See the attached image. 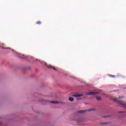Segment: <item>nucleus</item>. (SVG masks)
Returning a JSON list of instances; mask_svg holds the SVG:
<instances>
[{"label": "nucleus", "instance_id": "obj_2", "mask_svg": "<svg viewBox=\"0 0 126 126\" xmlns=\"http://www.w3.org/2000/svg\"><path fill=\"white\" fill-rule=\"evenodd\" d=\"M17 56L18 57H19V58H20L21 59H25L26 60H27L28 59V57H27V56L24 55L20 54L19 53L17 54Z\"/></svg>", "mask_w": 126, "mask_h": 126}, {"label": "nucleus", "instance_id": "obj_3", "mask_svg": "<svg viewBox=\"0 0 126 126\" xmlns=\"http://www.w3.org/2000/svg\"><path fill=\"white\" fill-rule=\"evenodd\" d=\"M46 66H47V67H48V68H53V69H54V70H55L56 71V70H57V68L55 67V66H52L51 64H46Z\"/></svg>", "mask_w": 126, "mask_h": 126}, {"label": "nucleus", "instance_id": "obj_4", "mask_svg": "<svg viewBox=\"0 0 126 126\" xmlns=\"http://www.w3.org/2000/svg\"><path fill=\"white\" fill-rule=\"evenodd\" d=\"M91 111H94V109H88L87 110H80L78 112L79 114H83L85 113V112L88 111V112H91Z\"/></svg>", "mask_w": 126, "mask_h": 126}, {"label": "nucleus", "instance_id": "obj_13", "mask_svg": "<svg viewBox=\"0 0 126 126\" xmlns=\"http://www.w3.org/2000/svg\"><path fill=\"white\" fill-rule=\"evenodd\" d=\"M104 118H108V116H104Z\"/></svg>", "mask_w": 126, "mask_h": 126}, {"label": "nucleus", "instance_id": "obj_15", "mask_svg": "<svg viewBox=\"0 0 126 126\" xmlns=\"http://www.w3.org/2000/svg\"><path fill=\"white\" fill-rule=\"evenodd\" d=\"M36 61H38V59H36Z\"/></svg>", "mask_w": 126, "mask_h": 126}, {"label": "nucleus", "instance_id": "obj_12", "mask_svg": "<svg viewBox=\"0 0 126 126\" xmlns=\"http://www.w3.org/2000/svg\"><path fill=\"white\" fill-rule=\"evenodd\" d=\"M122 98H124V97H123V96H119V99H122Z\"/></svg>", "mask_w": 126, "mask_h": 126}, {"label": "nucleus", "instance_id": "obj_10", "mask_svg": "<svg viewBox=\"0 0 126 126\" xmlns=\"http://www.w3.org/2000/svg\"><path fill=\"white\" fill-rule=\"evenodd\" d=\"M109 77H111L112 78H115V75H109Z\"/></svg>", "mask_w": 126, "mask_h": 126}, {"label": "nucleus", "instance_id": "obj_9", "mask_svg": "<svg viewBox=\"0 0 126 126\" xmlns=\"http://www.w3.org/2000/svg\"><path fill=\"white\" fill-rule=\"evenodd\" d=\"M50 103H52V104H59V101H50Z\"/></svg>", "mask_w": 126, "mask_h": 126}, {"label": "nucleus", "instance_id": "obj_11", "mask_svg": "<svg viewBox=\"0 0 126 126\" xmlns=\"http://www.w3.org/2000/svg\"><path fill=\"white\" fill-rule=\"evenodd\" d=\"M41 22L40 21H38L37 23H36V24H38L39 25H40L41 24Z\"/></svg>", "mask_w": 126, "mask_h": 126}, {"label": "nucleus", "instance_id": "obj_5", "mask_svg": "<svg viewBox=\"0 0 126 126\" xmlns=\"http://www.w3.org/2000/svg\"><path fill=\"white\" fill-rule=\"evenodd\" d=\"M97 94H99V92H90L87 94V95H96Z\"/></svg>", "mask_w": 126, "mask_h": 126}, {"label": "nucleus", "instance_id": "obj_6", "mask_svg": "<svg viewBox=\"0 0 126 126\" xmlns=\"http://www.w3.org/2000/svg\"><path fill=\"white\" fill-rule=\"evenodd\" d=\"M83 94H73L72 97H74L75 98H79V97H82Z\"/></svg>", "mask_w": 126, "mask_h": 126}, {"label": "nucleus", "instance_id": "obj_7", "mask_svg": "<svg viewBox=\"0 0 126 126\" xmlns=\"http://www.w3.org/2000/svg\"><path fill=\"white\" fill-rule=\"evenodd\" d=\"M68 100L70 102H73L74 101V98H73V97H69Z\"/></svg>", "mask_w": 126, "mask_h": 126}, {"label": "nucleus", "instance_id": "obj_8", "mask_svg": "<svg viewBox=\"0 0 126 126\" xmlns=\"http://www.w3.org/2000/svg\"><path fill=\"white\" fill-rule=\"evenodd\" d=\"M96 99L97 100V101H101V100H102V98L100 96H96Z\"/></svg>", "mask_w": 126, "mask_h": 126}, {"label": "nucleus", "instance_id": "obj_14", "mask_svg": "<svg viewBox=\"0 0 126 126\" xmlns=\"http://www.w3.org/2000/svg\"><path fill=\"white\" fill-rule=\"evenodd\" d=\"M6 49H9V48H7Z\"/></svg>", "mask_w": 126, "mask_h": 126}, {"label": "nucleus", "instance_id": "obj_1", "mask_svg": "<svg viewBox=\"0 0 126 126\" xmlns=\"http://www.w3.org/2000/svg\"><path fill=\"white\" fill-rule=\"evenodd\" d=\"M114 101H115V102H117L118 104L121 106V107H124V108H126V102L122 101H118V98H114Z\"/></svg>", "mask_w": 126, "mask_h": 126}, {"label": "nucleus", "instance_id": "obj_16", "mask_svg": "<svg viewBox=\"0 0 126 126\" xmlns=\"http://www.w3.org/2000/svg\"><path fill=\"white\" fill-rule=\"evenodd\" d=\"M120 113H122V112H120Z\"/></svg>", "mask_w": 126, "mask_h": 126}]
</instances>
